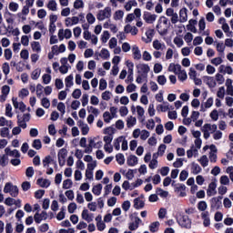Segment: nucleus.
Segmentation results:
<instances>
[{
  "label": "nucleus",
  "mask_w": 233,
  "mask_h": 233,
  "mask_svg": "<svg viewBox=\"0 0 233 233\" xmlns=\"http://www.w3.org/2000/svg\"><path fill=\"white\" fill-rule=\"evenodd\" d=\"M161 23H163L164 25H168V18H167L166 16H160L157 25V30L159 35H167V34H168V29L167 28L159 29L161 28Z\"/></svg>",
  "instance_id": "f257e3e1"
},
{
  "label": "nucleus",
  "mask_w": 233,
  "mask_h": 233,
  "mask_svg": "<svg viewBox=\"0 0 233 233\" xmlns=\"http://www.w3.org/2000/svg\"><path fill=\"white\" fill-rule=\"evenodd\" d=\"M177 223L182 228H192V220L187 215H180Z\"/></svg>",
  "instance_id": "f03ea898"
},
{
  "label": "nucleus",
  "mask_w": 233,
  "mask_h": 233,
  "mask_svg": "<svg viewBox=\"0 0 233 233\" xmlns=\"http://www.w3.org/2000/svg\"><path fill=\"white\" fill-rule=\"evenodd\" d=\"M221 199H223L222 196L215 197L210 199L211 210H219V208L223 207V203L221 202Z\"/></svg>",
  "instance_id": "7ed1b4c3"
},
{
  "label": "nucleus",
  "mask_w": 233,
  "mask_h": 233,
  "mask_svg": "<svg viewBox=\"0 0 233 233\" xmlns=\"http://www.w3.org/2000/svg\"><path fill=\"white\" fill-rule=\"evenodd\" d=\"M137 74L142 75V77L144 79H147L148 77V72H150V66L147 64H138L137 66Z\"/></svg>",
  "instance_id": "20e7f679"
},
{
  "label": "nucleus",
  "mask_w": 233,
  "mask_h": 233,
  "mask_svg": "<svg viewBox=\"0 0 233 233\" xmlns=\"http://www.w3.org/2000/svg\"><path fill=\"white\" fill-rule=\"evenodd\" d=\"M112 15V8L106 7L104 10H100L98 14L96 15V19L98 21H105V18L107 19Z\"/></svg>",
  "instance_id": "39448f33"
},
{
  "label": "nucleus",
  "mask_w": 233,
  "mask_h": 233,
  "mask_svg": "<svg viewBox=\"0 0 233 233\" xmlns=\"http://www.w3.org/2000/svg\"><path fill=\"white\" fill-rule=\"evenodd\" d=\"M132 216L134 217L135 222L129 223L128 228L129 230L134 231L139 228V224L142 223V220L141 218H139V217H137V212L133 213V215H131V218Z\"/></svg>",
  "instance_id": "423d86ee"
},
{
  "label": "nucleus",
  "mask_w": 233,
  "mask_h": 233,
  "mask_svg": "<svg viewBox=\"0 0 233 233\" xmlns=\"http://www.w3.org/2000/svg\"><path fill=\"white\" fill-rule=\"evenodd\" d=\"M157 18V15H151L150 12L145 11L143 15V19L148 25H152Z\"/></svg>",
  "instance_id": "0eeeda50"
},
{
  "label": "nucleus",
  "mask_w": 233,
  "mask_h": 233,
  "mask_svg": "<svg viewBox=\"0 0 233 233\" xmlns=\"http://www.w3.org/2000/svg\"><path fill=\"white\" fill-rule=\"evenodd\" d=\"M95 57L96 61H99V57H102V59H110V52L108 51V49L103 48L100 54H95Z\"/></svg>",
  "instance_id": "6e6552de"
},
{
  "label": "nucleus",
  "mask_w": 233,
  "mask_h": 233,
  "mask_svg": "<svg viewBox=\"0 0 233 233\" xmlns=\"http://www.w3.org/2000/svg\"><path fill=\"white\" fill-rule=\"evenodd\" d=\"M218 187V184H216V182H211L209 185H208V191H207V195L208 197L210 196H216V194H218V191H216V188Z\"/></svg>",
  "instance_id": "1a4fd4ad"
},
{
  "label": "nucleus",
  "mask_w": 233,
  "mask_h": 233,
  "mask_svg": "<svg viewBox=\"0 0 233 233\" xmlns=\"http://www.w3.org/2000/svg\"><path fill=\"white\" fill-rule=\"evenodd\" d=\"M201 218L203 219L204 227H210V217H208V211L202 212Z\"/></svg>",
  "instance_id": "9d476101"
},
{
  "label": "nucleus",
  "mask_w": 233,
  "mask_h": 233,
  "mask_svg": "<svg viewBox=\"0 0 233 233\" xmlns=\"http://www.w3.org/2000/svg\"><path fill=\"white\" fill-rule=\"evenodd\" d=\"M187 7H183L179 11L180 23H187V19H188V15H187Z\"/></svg>",
  "instance_id": "9b49d317"
},
{
  "label": "nucleus",
  "mask_w": 233,
  "mask_h": 233,
  "mask_svg": "<svg viewBox=\"0 0 233 233\" xmlns=\"http://www.w3.org/2000/svg\"><path fill=\"white\" fill-rule=\"evenodd\" d=\"M132 52L133 59L139 61V59H141V51L139 50V47L137 46H133Z\"/></svg>",
  "instance_id": "f8f14e48"
},
{
  "label": "nucleus",
  "mask_w": 233,
  "mask_h": 233,
  "mask_svg": "<svg viewBox=\"0 0 233 233\" xmlns=\"http://www.w3.org/2000/svg\"><path fill=\"white\" fill-rule=\"evenodd\" d=\"M36 184L39 185V187H41L42 188H48V187H50V180L38 178L36 180Z\"/></svg>",
  "instance_id": "ddd939ff"
},
{
  "label": "nucleus",
  "mask_w": 233,
  "mask_h": 233,
  "mask_svg": "<svg viewBox=\"0 0 233 233\" xmlns=\"http://www.w3.org/2000/svg\"><path fill=\"white\" fill-rule=\"evenodd\" d=\"M127 163L128 167H136V165L137 164V157H136L135 155H130L127 157Z\"/></svg>",
  "instance_id": "4468645a"
},
{
  "label": "nucleus",
  "mask_w": 233,
  "mask_h": 233,
  "mask_svg": "<svg viewBox=\"0 0 233 233\" xmlns=\"http://www.w3.org/2000/svg\"><path fill=\"white\" fill-rule=\"evenodd\" d=\"M145 208V201L140 200L139 198H137L134 199V208L136 210H139V208Z\"/></svg>",
  "instance_id": "2eb2a0df"
},
{
  "label": "nucleus",
  "mask_w": 233,
  "mask_h": 233,
  "mask_svg": "<svg viewBox=\"0 0 233 233\" xmlns=\"http://www.w3.org/2000/svg\"><path fill=\"white\" fill-rule=\"evenodd\" d=\"M185 190H187V186H185V184H179V187H176V192H180V198L187 197V192H185Z\"/></svg>",
  "instance_id": "dca6fc26"
},
{
  "label": "nucleus",
  "mask_w": 233,
  "mask_h": 233,
  "mask_svg": "<svg viewBox=\"0 0 233 233\" xmlns=\"http://www.w3.org/2000/svg\"><path fill=\"white\" fill-rule=\"evenodd\" d=\"M101 190H103V185L101 184H97L92 188V192L95 196H101Z\"/></svg>",
  "instance_id": "f3484780"
},
{
  "label": "nucleus",
  "mask_w": 233,
  "mask_h": 233,
  "mask_svg": "<svg viewBox=\"0 0 233 233\" xmlns=\"http://www.w3.org/2000/svg\"><path fill=\"white\" fill-rule=\"evenodd\" d=\"M66 86V88H70L71 86H74V76L69 75L65 79Z\"/></svg>",
  "instance_id": "a211bd4d"
},
{
  "label": "nucleus",
  "mask_w": 233,
  "mask_h": 233,
  "mask_svg": "<svg viewBox=\"0 0 233 233\" xmlns=\"http://www.w3.org/2000/svg\"><path fill=\"white\" fill-rule=\"evenodd\" d=\"M66 156H68V151L66 148L63 147L58 151L57 157L60 159H66Z\"/></svg>",
  "instance_id": "6ab92c4d"
},
{
  "label": "nucleus",
  "mask_w": 233,
  "mask_h": 233,
  "mask_svg": "<svg viewBox=\"0 0 233 233\" xmlns=\"http://www.w3.org/2000/svg\"><path fill=\"white\" fill-rule=\"evenodd\" d=\"M72 185H74V182H72V179L67 178L63 181V188L64 190H68V188H72Z\"/></svg>",
  "instance_id": "aec40b11"
},
{
  "label": "nucleus",
  "mask_w": 233,
  "mask_h": 233,
  "mask_svg": "<svg viewBox=\"0 0 233 233\" xmlns=\"http://www.w3.org/2000/svg\"><path fill=\"white\" fill-rule=\"evenodd\" d=\"M47 8L52 12H56L57 10V3H56V0H50L47 4Z\"/></svg>",
  "instance_id": "412c9836"
},
{
  "label": "nucleus",
  "mask_w": 233,
  "mask_h": 233,
  "mask_svg": "<svg viewBox=\"0 0 233 233\" xmlns=\"http://www.w3.org/2000/svg\"><path fill=\"white\" fill-rule=\"evenodd\" d=\"M123 141V137H118L114 140V147L116 150L121 149V142Z\"/></svg>",
  "instance_id": "4be33fe9"
},
{
  "label": "nucleus",
  "mask_w": 233,
  "mask_h": 233,
  "mask_svg": "<svg viewBox=\"0 0 233 233\" xmlns=\"http://www.w3.org/2000/svg\"><path fill=\"white\" fill-rule=\"evenodd\" d=\"M33 148L35 150H41L43 148V144L41 143V139H35L32 144Z\"/></svg>",
  "instance_id": "5701e85b"
},
{
  "label": "nucleus",
  "mask_w": 233,
  "mask_h": 233,
  "mask_svg": "<svg viewBox=\"0 0 233 233\" xmlns=\"http://www.w3.org/2000/svg\"><path fill=\"white\" fill-rule=\"evenodd\" d=\"M116 163L118 165H125V155L123 153H118L116 155Z\"/></svg>",
  "instance_id": "b1692460"
},
{
  "label": "nucleus",
  "mask_w": 233,
  "mask_h": 233,
  "mask_svg": "<svg viewBox=\"0 0 233 233\" xmlns=\"http://www.w3.org/2000/svg\"><path fill=\"white\" fill-rule=\"evenodd\" d=\"M14 187L15 186L12 184V182L5 183V187H4L5 194H10V192H12V189L14 188Z\"/></svg>",
  "instance_id": "393cba45"
},
{
  "label": "nucleus",
  "mask_w": 233,
  "mask_h": 233,
  "mask_svg": "<svg viewBox=\"0 0 233 233\" xmlns=\"http://www.w3.org/2000/svg\"><path fill=\"white\" fill-rule=\"evenodd\" d=\"M31 48L34 52H41V44H39V42H33L31 44Z\"/></svg>",
  "instance_id": "a878e982"
},
{
  "label": "nucleus",
  "mask_w": 233,
  "mask_h": 233,
  "mask_svg": "<svg viewBox=\"0 0 233 233\" xmlns=\"http://www.w3.org/2000/svg\"><path fill=\"white\" fill-rule=\"evenodd\" d=\"M76 209H77V204H76V202H71L67 207V210L69 214H74V212H76Z\"/></svg>",
  "instance_id": "bb28decb"
},
{
  "label": "nucleus",
  "mask_w": 233,
  "mask_h": 233,
  "mask_svg": "<svg viewBox=\"0 0 233 233\" xmlns=\"http://www.w3.org/2000/svg\"><path fill=\"white\" fill-rule=\"evenodd\" d=\"M157 228H159V221L153 222L149 226L150 232H157Z\"/></svg>",
  "instance_id": "cd10ccee"
},
{
  "label": "nucleus",
  "mask_w": 233,
  "mask_h": 233,
  "mask_svg": "<svg viewBox=\"0 0 233 233\" xmlns=\"http://www.w3.org/2000/svg\"><path fill=\"white\" fill-rule=\"evenodd\" d=\"M191 169L193 171V174H195V175H198V174H199V172H201V167H199L195 162L192 163Z\"/></svg>",
  "instance_id": "c85d7f7f"
},
{
  "label": "nucleus",
  "mask_w": 233,
  "mask_h": 233,
  "mask_svg": "<svg viewBox=\"0 0 233 233\" xmlns=\"http://www.w3.org/2000/svg\"><path fill=\"white\" fill-rule=\"evenodd\" d=\"M198 161L203 167H208V157H207V155L202 156Z\"/></svg>",
  "instance_id": "c756f323"
},
{
  "label": "nucleus",
  "mask_w": 233,
  "mask_h": 233,
  "mask_svg": "<svg viewBox=\"0 0 233 233\" xmlns=\"http://www.w3.org/2000/svg\"><path fill=\"white\" fill-rule=\"evenodd\" d=\"M179 81H187L188 79V76L187 75V71L184 69L178 73Z\"/></svg>",
  "instance_id": "7c9ffc66"
},
{
  "label": "nucleus",
  "mask_w": 233,
  "mask_h": 233,
  "mask_svg": "<svg viewBox=\"0 0 233 233\" xmlns=\"http://www.w3.org/2000/svg\"><path fill=\"white\" fill-rule=\"evenodd\" d=\"M0 136L1 137H8L10 136V129L8 127H2L0 129Z\"/></svg>",
  "instance_id": "2f4dec72"
},
{
  "label": "nucleus",
  "mask_w": 233,
  "mask_h": 233,
  "mask_svg": "<svg viewBox=\"0 0 233 233\" xmlns=\"http://www.w3.org/2000/svg\"><path fill=\"white\" fill-rule=\"evenodd\" d=\"M17 118V125L20 128H26V121L25 120H23L21 119V116L19 115H17L16 116Z\"/></svg>",
  "instance_id": "473e14b6"
},
{
  "label": "nucleus",
  "mask_w": 233,
  "mask_h": 233,
  "mask_svg": "<svg viewBox=\"0 0 233 233\" xmlns=\"http://www.w3.org/2000/svg\"><path fill=\"white\" fill-rule=\"evenodd\" d=\"M52 161H54V158H52V156L50 155L46 156L42 161L43 167H48V165H50Z\"/></svg>",
  "instance_id": "72a5a7b5"
},
{
  "label": "nucleus",
  "mask_w": 233,
  "mask_h": 233,
  "mask_svg": "<svg viewBox=\"0 0 233 233\" xmlns=\"http://www.w3.org/2000/svg\"><path fill=\"white\" fill-rule=\"evenodd\" d=\"M148 137H150V132H148L147 129L142 130L140 139H142V141H147Z\"/></svg>",
  "instance_id": "f704fd0d"
},
{
  "label": "nucleus",
  "mask_w": 233,
  "mask_h": 233,
  "mask_svg": "<svg viewBox=\"0 0 233 233\" xmlns=\"http://www.w3.org/2000/svg\"><path fill=\"white\" fill-rule=\"evenodd\" d=\"M154 34H156V31L154 29H148L146 32V35L148 39V41H147L146 43H150V41H152V37H154Z\"/></svg>",
  "instance_id": "c9c22d12"
},
{
  "label": "nucleus",
  "mask_w": 233,
  "mask_h": 233,
  "mask_svg": "<svg viewBox=\"0 0 233 233\" xmlns=\"http://www.w3.org/2000/svg\"><path fill=\"white\" fill-rule=\"evenodd\" d=\"M2 70L5 76H8L10 74V65L8 64V62L3 64Z\"/></svg>",
  "instance_id": "e433bc0d"
},
{
  "label": "nucleus",
  "mask_w": 233,
  "mask_h": 233,
  "mask_svg": "<svg viewBox=\"0 0 233 233\" xmlns=\"http://www.w3.org/2000/svg\"><path fill=\"white\" fill-rule=\"evenodd\" d=\"M103 117H104L105 123H110V121H112V119H114V117L110 115V112H108V111H106L103 114Z\"/></svg>",
  "instance_id": "4c0bfd02"
},
{
  "label": "nucleus",
  "mask_w": 233,
  "mask_h": 233,
  "mask_svg": "<svg viewBox=\"0 0 233 233\" xmlns=\"http://www.w3.org/2000/svg\"><path fill=\"white\" fill-rule=\"evenodd\" d=\"M157 81L158 85H161V86H163L164 85H167V76H165V75H160L157 76Z\"/></svg>",
  "instance_id": "58836bf2"
},
{
  "label": "nucleus",
  "mask_w": 233,
  "mask_h": 233,
  "mask_svg": "<svg viewBox=\"0 0 233 233\" xmlns=\"http://www.w3.org/2000/svg\"><path fill=\"white\" fill-rule=\"evenodd\" d=\"M203 128H206V129H208V130H213V132H217L218 130V125L216 124H213V125H210V124H205L203 126ZM213 132H211L213 134Z\"/></svg>",
  "instance_id": "ea45409f"
},
{
  "label": "nucleus",
  "mask_w": 233,
  "mask_h": 233,
  "mask_svg": "<svg viewBox=\"0 0 233 233\" xmlns=\"http://www.w3.org/2000/svg\"><path fill=\"white\" fill-rule=\"evenodd\" d=\"M157 194H158L160 198H168V191H165L161 187L157 188Z\"/></svg>",
  "instance_id": "a19ab883"
},
{
  "label": "nucleus",
  "mask_w": 233,
  "mask_h": 233,
  "mask_svg": "<svg viewBox=\"0 0 233 233\" xmlns=\"http://www.w3.org/2000/svg\"><path fill=\"white\" fill-rule=\"evenodd\" d=\"M39 76H41V69H35L31 74V78L35 81L39 79Z\"/></svg>",
  "instance_id": "79ce46f5"
},
{
  "label": "nucleus",
  "mask_w": 233,
  "mask_h": 233,
  "mask_svg": "<svg viewBox=\"0 0 233 233\" xmlns=\"http://www.w3.org/2000/svg\"><path fill=\"white\" fill-rule=\"evenodd\" d=\"M125 15V13L121 10H117L115 12L114 20L117 21L119 19H123V16Z\"/></svg>",
  "instance_id": "37998d69"
},
{
  "label": "nucleus",
  "mask_w": 233,
  "mask_h": 233,
  "mask_svg": "<svg viewBox=\"0 0 233 233\" xmlns=\"http://www.w3.org/2000/svg\"><path fill=\"white\" fill-rule=\"evenodd\" d=\"M9 194L12 198H17L19 196V187L17 186L13 187Z\"/></svg>",
  "instance_id": "c03bdc74"
},
{
  "label": "nucleus",
  "mask_w": 233,
  "mask_h": 233,
  "mask_svg": "<svg viewBox=\"0 0 233 233\" xmlns=\"http://www.w3.org/2000/svg\"><path fill=\"white\" fill-rule=\"evenodd\" d=\"M173 43H174L175 45H177V46L178 48H181V46H183V45H184L183 38H180V37H178V36H176V37L174 38Z\"/></svg>",
  "instance_id": "a18cd8bd"
},
{
  "label": "nucleus",
  "mask_w": 233,
  "mask_h": 233,
  "mask_svg": "<svg viewBox=\"0 0 233 233\" xmlns=\"http://www.w3.org/2000/svg\"><path fill=\"white\" fill-rule=\"evenodd\" d=\"M8 165V156L3 155L0 158V167H6Z\"/></svg>",
  "instance_id": "49530a36"
},
{
  "label": "nucleus",
  "mask_w": 233,
  "mask_h": 233,
  "mask_svg": "<svg viewBox=\"0 0 233 233\" xmlns=\"http://www.w3.org/2000/svg\"><path fill=\"white\" fill-rule=\"evenodd\" d=\"M207 202L206 201H200L198 204V210H200V212H205V210H207Z\"/></svg>",
  "instance_id": "de8ad7c7"
},
{
  "label": "nucleus",
  "mask_w": 233,
  "mask_h": 233,
  "mask_svg": "<svg viewBox=\"0 0 233 233\" xmlns=\"http://www.w3.org/2000/svg\"><path fill=\"white\" fill-rule=\"evenodd\" d=\"M85 6V3L83 2V0H76L74 3V8H76V10H79V8H84Z\"/></svg>",
  "instance_id": "09e8293b"
},
{
  "label": "nucleus",
  "mask_w": 233,
  "mask_h": 233,
  "mask_svg": "<svg viewBox=\"0 0 233 233\" xmlns=\"http://www.w3.org/2000/svg\"><path fill=\"white\" fill-rule=\"evenodd\" d=\"M44 85H49L50 81H52V76L48 74H44L42 76Z\"/></svg>",
  "instance_id": "8fccbe9b"
},
{
  "label": "nucleus",
  "mask_w": 233,
  "mask_h": 233,
  "mask_svg": "<svg viewBox=\"0 0 233 233\" xmlns=\"http://www.w3.org/2000/svg\"><path fill=\"white\" fill-rule=\"evenodd\" d=\"M198 28L200 32H203L205 28H207V24L205 23V17H201L199 22H198Z\"/></svg>",
  "instance_id": "3c124183"
},
{
  "label": "nucleus",
  "mask_w": 233,
  "mask_h": 233,
  "mask_svg": "<svg viewBox=\"0 0 233 233\" xmlns=\"http://www.w3.org/2000/svg\"><path fill=\"white\" fill-rule=\"evenodd\" d=\"M189 79H196L198 77V72L193 67L189 68L188 72Z\"/></svg>",
  "instance_id": "603ef678"
},
{
  "label": "nucleus",
  "mask_w": 233,
  "mask_h": 233,
  "mask_svg": "<svg viewBox=\"0 0 233 233\" xmlns=\"http://www.w3.org/2000/svg\"><path fill=\"white\" fill-rule=\"evenodd\" d=\"M86 20L89 25H94L96 23V16L92 13L86 15Z\"/></svg>",
  "instance_id": "864d4df0"
},
{
  "label": "nucleus",
  "mask_w": 233,
  "mask_h": 233,
  "mask_svg": "<svg viewBox=\"0 0 233 233\" xmlns=\"http://www.w3.org/2000/svg\"><path fill=\"white\" fill-rule=\"evenodd\" d=\"M110 39V33L108 31H104L101 36L102 43H106Z\"/></svg>",
  "instance_id": "5fc2aeb1"
},
{
  "label": "nucleus",
  "mask_w": 233,
  "mask_h": 233,
  "mask_svg": "<svg viewBox=\"0 0 233 233\" xmlns=\"http://www.w3.org/2000/svg\"><path fill=\"white\" fill-rule=\"evenodd\" d=\"M4 56L6 61H10L12 59V49L10 48L5 49Z\"/></svg>",
  "instance_id": "6e6d98bb"
},
{
  "label": "nucleus",
  "mask_w": 233,
  "mask_h": 233,
  "mask_svg": "<svg viewBox=\"0 0 233 233\" xmlns=\"http://www.w3.org/2000/svg\"><path fill=\"white\" fill-rule=\"evenodd\" d=\"M5 116L7 117H12V116H14L12 114V105H10V104L5 105Z\"/></svg>",
  "instance_id": "4d7b16f0"
},
{
  "label": "nucleus",
  "mask_w": 233,
  "mask_h": 233,
  "mask_svg": "<svg viewBox=\"0 0 233 233\" xmlns=\"http://www.w3.org/2000/svg\"><path fill=\"white\" fill-rule=\"evenodd\" d=\"M49 228L50 226H48V223H44L38 227L39 232H48Z\"/></svg>",
  "instance_id": "13d9d810"
},
{
  "label": "nucleus",
  "mask_w": 233,
  "mask_h": 233,
  "mask_svg": "<svg viewBox=\"0 0 233 233\" xmlns=\"http://www.w3.org/2000/svg\"><path fill=\"white\" fill-rule=\"evenodd\" d=\"M187 177H188V171L182 170L179 175L180 181H187Z\"/></svg>",
  "instance_id": "bf43d9fd"
},
{
  "label": "nucleus",
  "mask_w": 233,
  "mask_h": 233,
  "mask_svg": "<svg viewBox=\"0 0 233 233\" xmlns=\"http://www.w3.org/2000/svg\"><path fill=\"white\" fill-rule=\"evenodd\" d=\"M104 134H107L108 136H114V134H116V128L112 127H106L104 129Z\"/></svg>",
  "instance_id": "052dcab7"
},
{
  "label": "nucleus",
  "mask_w": 233,
  "mask_h": 233,
  "mask_svg": "<svg viewBox=\"0 0 233 233\" xmlns=\"http://www.w3.org/2000/svg\"><path fill=\"white\" fill-rule=\"evenodd\" d=\"M45 196V190L44 189H38L35 192V199H41Z\"/></svg>",
  "instance_id": "680f3d73"
},
{
  "label": "nucleus",
  "mask_w": 233,
  "mask_h": 233,
  "mask_svg": "<svg viewBox=\"0 0 233 233\" xmlns=\"http://www.w3.org/2000/svg\"><path fill=\"white\" fill-rule=\"evenodd\" d=\"M41 105L44 106V108H50V100H48L46 97H44L41 100Z\"/></svg>",
  "instance_id": "e2e57ef3"
},
{
  "label": "nucleus",
  "mask_w": 233,
  "mask_h": 233,
  "mask_svg": "<svg viewBox=\"0 0 233 233\" xmlns=\"http://www.w3.org/2000/svg\"><path fill=\"white\" fill-rule=\"evenodd\" d=\"M106 80L105 78H101L99 82V90H106Z\"/></svg>",
  "instance_id": "0e129e2a"
},
{
  "label": "nucleus",
  "mask_w": 233,
  "mask_h": 233,
  "mask_svg": "<svg viewBox=\"0 0 233 233\" xmlns=\"http://www.w3.org/2000/svg\"><path fill=\"white\" fill-rule=\"evenodd\" d=\"M72 97H74V99H79V97H81V89H75L72 93Z\"/></svg>",
  "instance_id": "69168bd1"
},
{
  "label": "nucleus",
  "mask_w": 233,
  "mask_h": 233,
  "mask_svg": "<svg viewBox=\"0 0 233 233\" xmlns=\"http://www.w3.org/2000/svg\"><path fill=\"white\" fill-rule=\"evenodd\" d=\"M119 113H120L121 117H125V116L128 115V107L121 106L119 109Z\"/></svg>",
  "instance_id": "338daca9"
},
{
  "label": "nucleus",
  "mask_w": 233,
  "mask_h": 233,
  "mask_svg": "<svg viewBox=\"0 0 233 233\" xmlns=\"http://www.w3.org/2000/svg\"><path fill=\"white\" fill-rule=\"evenodd\" d=\"M25 176L26 177H34V167H28L25 170Z\"/></svg>",
  "instance_id": "774afa93"
}]
</instances>
